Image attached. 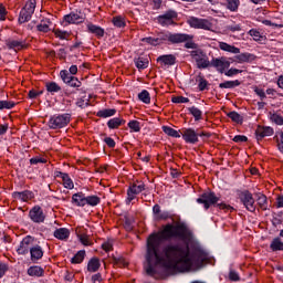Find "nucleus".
<instances>
[{
    "label": "nucleus",
    "mask_w": 283,
    "mask_h": 283,
    "mask_svg": "<svg viewBox=\"0 0 283 283\" xmlns=\"http://www.w3.org/2000/svg\"><path fill=\"white\" fill-rule=\"evenodd\" d=\"M178 238L187 240L189 233L182 224L168 223L161 231L151 233L146 241V264L144 271L149 277L158 280V266L175 269L185 273L191 269H202L207 260V252L198 243H168L167 240Z\"/></svg>",
    "instance_id": "1"
},
{
    "label": "nucleus",
    "mask_w": 283,
    "mask_h": 283,
    "mask_svg": "<svg viewBox=\"0 0 283 283\" xmlns=\"http://www.w3.org/2000/svg\"><path fill=\"white\" fill-rule=\"evenodd\" d=\"M198 205H203V208L208 210L212 205H217L218 208L222 209L223 211H233V207L220 202V197L216 196V192L213 191H207L203 192L198 199H197Z\"/></svg>",
    "instance_id": "2"
},
{
    "label": "nucleus",
    "mask_w": 283,
    "mask_h": 283,
    "mask_svg": "<svg viewBox=\"0 0 283 283\" xmlns=\"http://www.w3.org/2000/svg\"><path fill=\"white\" fill-rule=\"evenodd\" d=\"M34 10H36V0L27 1L25 6L20 11L18 23L20 24L28 23V21L32 19V14H34Z\"/></svg>",
    "instance_id": "3"
},
{
    "label": "nucleus",
    "mask_w": 283,
    "mask_h": 283,
    "mask_svg": "<svg viewBox=\"0 0 283 283\" xmlns=\"http://www.w3.org/2000/svg\"><path fill=\"white\" fill-rule=\"evenodd\" d=\"M70 120H72V115L70 114L54 115L49 120V127L51 129H63V127L70 125Z\"/></svg>",
    "instance_id": "4"
},
{
    "label": "nucleus",
    "mask_w": 283,
    "mask_h": 283,
    "mask_svg": "<svg viewBox=\"0 0 283 283\" xmlns=\"http://www.w3.org/2000/svg\"><path fill=\"white\" fill-rule=\"evenodd\" d=\"M190 56L196 61L197 67L199 70H207L209 65H211V62H209V57H207V54L202 52V50H195L190 52Z\"/></svg>",
    "instance_id": "5"
},
{
    "label": "nucleus",
    "mask_w": 283,
    "mask_h": 283,
    "mask_svg": "<svg viewBox=\"0 0 283 283\" xmlns=\"http://www.w3.org/2000/svg\"><path fill=\"white\" fill-rule=\"evenodd\" d=\"M239 199L248 211H251V213L255 211V199H253V193L249 190L241 191Z\"/></svg>",
    "instance_id": "6"
},
{
    "label": "nucleus",
    "mask_w": 283,
    "mask_h": 283,
    "mask_svg": "<svg viewBox=\"0 0 283 283\" xmlns=\"http://www.w3.org/2000/svg\"><path fill=\"white\" fill-rule=\"evenodd\" d=\"M143 191H145V182L137 181L130 185L129 188L127 189V199H126L127 205H129L132 200H135L138 193H143Z\"/></svg>",
    "instance_id": "7"
},
{
    "label": "nucleus",
    "mask_w": 283,
    "mask_h": 283,
    "mask_svg": "<svg viewBox=\"0 0 283 283\" xmlns=\"http://www.w3.org/2000/svg\"><path fill=\"white\" fill-rule=\"evenodd\" d=\"M34 242H35L34 237H32V235L24 237L17 249L18 255H28V253H30V249H32Z\"/></svg>",
    "instance_id": "8"
},
{
    "label": "nucleus",
    "mask_w": 283,
    "mask_h": 283,
    "mask_svg": "<svg viewBox=\"0 0 283 283\" xmlns=\"http://www.w3.org/2000/svg\"><path fill=\"white\" fill-rule=\"evenodd\" d=\"M188 23L190 28H196L198 30H211L213 28V23H211L207 19H200V18H190L188 20Z\"/></svg>",
    "instance_id": "9"
},
{
    "label": "nucleus",
    "mask_w": 283,
    "mask_h": 283,
    "mask_svg": "<svg viewBox=\"0 0 283 283\" xmlns=\"http://www.w3.org/2000/svg\"><path fill=\"white\" fill-rule=\"evenodd\" d=\"M179 132L186 143H189L190 145H196V143H198V134L193 128H184Z\"/></svg>",
    "instance_id": "10"
},
{
    "label": "nucleus",
    "mask_w": 283,
    "mask_h": 283,
    "mask_svg": "<svg viewBox=\"0 0 283 283\" xmlns=\"http://www.w3.org/2000/svg\"><path fill=\"white\" fill-rule=\"evenodd\" d=\"M29 218L32 220V222H45V213H43V209H41L39 206H35L30 210Z\"/></svg>",
    "instance_id": "11"
},
{
    "label": "nucleus",
    "mask_w": 283,
    "mask_h": 283,
    "mask_svg": "<svg viewBox=\"0 0 283 283\" xmlns=\"http://www.w3.org/2000/svg\"><path fill=\"white\" fill-rule=\"evenodd\" d=\"M176 17H178V13H176V11L168 10L164 14L159 15L157 18V21H158V23H160V25H171V23H174V19H176Z\"/></svg>",
    "instance_id": "12"
},
{
    "label": "nucleus",
    "mask_w": 283,
    "mask_h": 283,
    "mask_svg": "<svg viewBox=\"0 0 283 283\" xmlns=\"http://www.w3.org/2000/svg\"><path fill=\"white\" fill-rule=\"evenodd\" d=\"M210 65H212V67H217L218 72H220V74H223L226 70H229L231 63L227 61L224 57H221L213 59L210 62Z\"/></svg>",
    "instance_id": "13"
},
{
    "label": "nucleus",
    "mask_w": 283,
    "mask_h": 283,
    "mask_svg": "<svg viewBox=\"0 0 283 283\" xmlns=\"http://www.w3.org/2000/svg\"><path fill=\"white\" fill-rule=\"evenodd\" d=\"M193 35H189L186 33H170L169 35V43H185L187 41H191Z\"/></svg>",
    "instance_id": "14"
},
{
    "label": "nucleus",
    "mask_w": 283,
    "mask_h": 283,
    "mask_svg": "<svg viewBox=\"0 0 283 283\" xmlns=\"http://www.w3.org/2000/svg\"><path fill=\"white\" fill-rule=\"evenodd\" d=\"M43 248H41V245H32L30 248L31 262L36 264L39 260L43 259Z\"/></svg>",
    "instance_id": "15"
},
{
    "label": "nucleus",
    "mask_w": 283,
    "mask_h": 283,
    "mask_svg": "<svg viewBox=\"0 0 283 283\" xmlns=\"http://www.w3.org/2000/svg\"><path fill=\"white\" fill-rule=\"evenodd\" d=\"M64 21L66 23H83V21H85V14L78 12V13H74L71 12L70 14L64 15Z\"/></svg>",
    "instance_id": "16"
},
{
    "label": "nucleus",
    "mask_w": 283,
    "mask_h": 283,
    "mask_svg": "<svg viewBox=\"0 0 283 283\" xmlns=\"http://www.w3.org/2000/svg\"><path fill=\"white\" fill-rule=\"evenodd\" d=\"M256 140H262L266 136H273V128L269 126H258L255 130Z\"/></svg>",
    "instance_id": "17"
},
{
    "label": "nucleus",
    "mask_w": 283,
    "mask_h": 283,
    "mask_svg": "<svg viewBox=\"0 0 283 283\" xmlns=\"http://www.w3.org/2000/svg\"><path fill=\"white\" fill-rule=\"evenodd\" d=\"M12 197L15 200H22V202H28V200H32V198H34V193L30 190H24L22 192H13Z\"/></svg>",
    "instance_id": "18"
},
{
    "label": "nucleus",
    "mask_w": 283,
    "mask_h": 283,
    "mask_svg": "<svg viewBox=\"0 0 283 283\" xmlns=\"http://www.w3.org/2000/svg\"><path fill=\"white\" fill-rule=\"evenodd\" d=\"M87 30L88 32H91V34H95V36H97V39H103L105 36V29L95 25L93 23H88L87 24Z\"/></svg>",
    "instance_id": "19"
},
{
    "label": "nucleus",
    "mask_w": 283,
    "mask_h": 283,
    "mask_svg": "<svg viewBox=\"0 0 283 283\" xmlns=\"http://www.w3.org/2000/svg\"><path fill=\"white\" fill-rule=\"evenodd\" d=\"M157 63H163L165 65H176V55H160L159 57H157Z\"/></svg>",
    "instance_id": "20"
},
{
    "label": "nucleus",
    "mask_w": 283,
    "mask_h": 283,
    "mask_svg": "<svg viewBox=\"0 0 283 283\" xmlns=\"http://www.w3.org/2000/svg\"><path fill=\"white\" fill-rule=\"evenodd\" d=\"M57 178H62L63 186L65 189H74V181L70 178V175L65 172H59Z\"/></svg>",
    "instance_id": "21"
},
{
    "label": "nucleus",
    "mask_w": 283,
    "mask_h": 283,
    "mask_svg": "<svg viewBox=\"0 0 283 283\" xmlns=\"http://www.w3.org/2000/svg\"><path fill=\"white\" fill-rule=\"evenodd\" d=\"M28 275H30L31 277H42L43 273H45V271L43 270V268L38 266V265H33L30 266L28 269Z\"/></svg>",
    "instance_id": "22"
},
{
    "label": "nucleus",
    "mask_w": 283,
    "mask_h": 283,
    "mask_svg": "<svg viewBox=\"0 0 283 283\" xmlns=\"http://www.w3.org/2000/svg\"><path fill=\"white\" fill-rule=\"evenodd\" d=\"M6 45L9 50H23L24 44L19 40H6Z\"/></svg>",
    "instance_id": "23"
},
{
    "label": "nucleus",
    "mask_w": 283,
    "mask_h": 283,
    "mask_svg": "<svg viewBox=\"0 0 283 283\" xmlns=\"http://www.w3.org/2000/svg\"><path fill=\"white\" fill-rule=\"evenodd\" d=\"M255 196L260 209H262V211H266L269 209L266 196L263 195L262 192H259Z\"/></svg>",
    "instance_id": "24"
},
{
    "label": "nucleus",
    "mask_w": 283,
    "mask_h": 283,
    "mask_svg": "<svg viewBox=\"0 0 283 283\" xmlns=\"http://www.w3.org/2000/svg\"><path fill=\"white\" fill-rule=\"evenodd\" d=\"M98 269H101V261L98 260V258H92L88 261L87 271H90V273H96Z\"/></svg>",
    "instance_id": "25"
},
{
    "label": "nucleus",
    "mask_w": 283,
    "mask_h": 283,
    "mask_svg": "<svg viewBox=\"0 0 283 283\" xmlns=\"http://www.w3.org/2000/svg\"><path fill=\"white\" fill-rule=\"evenodd\" d=\"M54 238L57 240H67L70 238V230L67 228H60L54 231Z\"/></svg>",
    "instance_id": "26"
},
{
    "label": "nucleus",
    "mask_w": 283,
    "mask_h": 283,
    "mask_svg": "<svg viewBox=\"0 0 283 283\" xmlns=\"http://www.w3.org/2000/svg\"><path fill=\"white\" fill-rule=\"evenodd\" d=\"M72 200L77 207H85L86 197L83 192L74 193Z\"/></svg>",
    "instance_id": "27"
},
{
    "label": "nucleus",
    "mask_w": 283,
    "mask_h": 283,
    "mask_svg": "<svg viewBox=\"0 0 283 283\" xmlns=\"http://www.w3.org/2000/svg\"><path fill=\"white\" fill-rule=\"evenodd\" d=\"M220 50H223V52H230L231 54H240V49L228 44L227 42H221L219 44Z\"/></svg>",
    "instance_id": "28"
},
{
    "label": "nucleus",
    "mask_w": 283,
    "mask_h": 283,
    "mask_svg": "<svg viewBox=\"0 0 283 283\" xmlns=\"http://www.w3.org/2000/svg\"><path fill=\"white\" fill-rule=\"evenodd\" d=\"M120 125H125V120L118 117L112 118L107 122V126L109 129H118Z\"/></svg>",
    "instance_id": "29"
},
{
    "label": "nucleus",
    "mask_w": 283,
    "mask_h": 283,
    "mask_svg": "<svg viewBox=\"0 0 283 283\" xmlns=\"http://www.w3.org/2000/svg\"><path fill=\"white\" fill-rule=\"evenodd\" d=\"M240 82L238 80L235 81H226L223 83L219 84V87L221 90H233V87H239Z\"/></svg>",
    "instance_id": "30"
},
{
    "label": "nucleus",
    "mask_w": 283,
    "mask_h": 283,
    "mask_svg": "<svg viewBox=\"0 0 283 283\" xmlns=\"http://www.w3.org/2000/svg\"><path fill=\"white\" fill-rule=\"evenodd\" d=\"M234 59H237L238 63H249V61H253L254 56L251 53H241L235 55Z\"/></svg>",
    "instance_id": "31"
},
{
    "label": "nucleus",
    "mask_w": 283,
    "mask_h": 283,
    "mask_svg": "<svg viewBox=\"0 0 283 283\" xmlns=\"http://www.w3.org/2000/svg\"><path fill=\"white\" fill-rule=\"evenodd\" d=\"M153 212L157 216V220H167L169 218V212L160 213V206L155 205L153 208Z\"/></svg>",
    "instance_id": "32"
},
{
    "label": "nucleus",
    "mask_w": 283,
    "mask_h": 283,
    "mask_svg": "<svg viewBox=\"0 0 283 283\" xmlns=\"http://www.w3.org/2000/svg\"><path fill=\"white\" fill-rule=\"evenodd\" d=\"M45 87H46V92H49L50 94H56L61 92V87L59 84H56V82H48L45 84Z\"/></svg>",
    "instance_id": "33"
},
{
    "label": "nucleus",
    "mask_w": 283,
    "mask_h": 283,
    "mask_svg": "<svg viewBox=\"0 0 283 283\" xmlns=\"http://www.w3.org/2000/svg\"><path fill=\"white\" fill-rule=\"evenodd\" d=\"M270 249L272 251H283V242L282 239L280 238H275L272 240L271 244H270Z\"/></svg>",
    "instance_id": "34"
},
{
    "label": "nucleus",
    "mask_w": 283,
    "mask_h": 283,
    "mask_svg": "<svg viewBox=\"0 0 283 283\" xmlns=\"http://www.w3.org/2000/svg\"><path fill=\"white\" fill-rule=\"evenodd\" d=\"M114 114H116V108H105L97 112L99 118H109V116H114Z\"/></svg>",
    "instance_id": "35"
},
{
    "label": "nucleus",
    "mask_w": 283,
    "mask_h": 283,
    "mask_svg": "<svg viewBox=\"0 0 283 283\" xmlns=\"http://www.w3.org/2000/svg\"><path fill=\"white\" fill-rule=\"evenodd\" d=\"M139 101L145 103V105H149L151 103V96L149 95V91L144 90L138 94Z\"/></svg>",
    "instance_id": "36"
},
{
    "label": "nucleus",
    "mask_w": 283,
    "mask_h": 283,
    "mask_svg": "<svg viewBox=\"0 0 283 283\" xmlns=\"http://www.w3.org/2000/svg\"><path fill=\"white\" fill-rule=\"evenodd\" d=\"M85 260V250H80L72 259V264H81Z\"/></svg>",
    "instance_id": "37"
},
{
    "label": "nucleus",
    "mask_w": 283,
    "mask_h": 283,
    "mask_svg": "<svg viewBox=\"0 0 283 283\" xmlns=\"http://www.w3.org/2000/svg\"><path fill=\"white\" fill-rule=\"evenodd\" d=\"M163 132L167 136H171V138H180V133H178V130H176L169 126H163Z\"/></svg>",
    "instance_id": "38"
},
{
    "label": "nucleus",
    "mask_w": 283,
    "mask_h": 283,
    "mask_svg": "<svg viewBox=\"0 0 283 283\" xmlns=\"http://www.w3.org/2000/svg\"><path fill=\"white\" fill-rule=\"evenodd\" d=\"M188 111L193 116L195 120H202V111H200V108L192 106L189 107Z\"/></svg>",
    "instance_id": "39"
},
{
    "label": "nucleus",
    "mask_w": 283,
    "mask_h": 283,
    "mask_svg": "<svg viewBox=\"0 0 283 283\" xmlns=\"http://www.w3.org/2000/svg\"><path fill=\"white\" fill-rule=\"evenodd\" d=\"M85 205H88L90 207H96L97 205H101V198L98 196H88L86 197Z\"/></svg>",
    "instance_id": "40"
},
{
    "label": "nucleus",
    "mask_w": 283,
    "mask_h": 283,
    "mask_svg": "<svg viewBox=\"0 0 283 283\" xmlns=\"http://www.w3.org/2000/svg\"><path fill=\"white\" fill-rule=\"evenodd\" d=\"M135 65L137 70H147V67H149V61L143 57H139L135 60Z\"/></svg>",
    "instance_id": "41"
},
{
    "label": "nucleus",
    "mask_w": 283,
    "mask_h": 283,
    "mask_svg": "<svg viewBox=\"0 0 283 283\" xmlns=\"http://www.w3.org/2000/svg\"><path fill=\"white\" fill-rule=\"evenodd\" d=\"M53 34H54L57 39H61L62 41H65V40L70 39V32L63 31V30H61V29H55V30H53Z\"/></svg>",
    "instance_id": "42"
},
{
    "label": "nucleus",
    "mask_w": 283,
    "mask_h": 283,
    "mask_svg": "<svg viewBox=\"0 0 283 283\" xmlns=\"http://www.w3.org/2000/svg\"><path fill=\"white\" fill-rule=\"evenodd\" d=\"M228 118H231L233 123L242 124L243 118L240 116V114L235 111H232L227 114Z\"/></svg>",
    "instance_id": "43"
},
{
    "label": "nucleus",
    "mask_w": 283,
    "mask_h": 283,
    "mask_svg": "<svg viewBox=\"0 0 283 283\" xmlns=\"http://www.w3.org/2000/svg\"><path fill=\"white\" fill-rule=\"evenodd\" d=\"M169 36H171V33L170 32H161V33H158L156 39H157V44L160 45L163 43H165V41H169Z\"/></svg>",
    "instance_id": "44"
},
{
    "label": "nucleus",
    "mask_w": 283,
    "mask_h": 283,
    "mask_svg": "<svg viewBox=\"0 0 283 283\" xmlns=\"http://www.w3.org/2000/svg\"><path fill=\"white\" fill-rule=\"evenodd\" d=\"M227 3L228 10H230L231 12H237L238 8H240V0H227Z\"/></svg>",
    "instance_id": "45"
},
{
    "label": "nucleus",
    "mask_w": 283,
    "mask_h": 283,
    "mask_svg": "<svg viewBox=\"0 0 283 283\" xmlns=\"http://www.w3.org/2000/svg\"><path fill=\"white\" fill-rule=\"evenodd\" d=\"M60 76L63 81V83H65L66 85L71 82V78H74V75H72L70 72H67L66 70H63L60 72Z\"/></svg>",
    "instance_id": "46"
},
{
    "label": "nucleus",
    "mask_w": 283,
    "mask_h": 283,
    "mask_svg": "<svg viewBox=\"0 0 283 283\" xmlns=\"http://www.w3.org/2000/svg\"><path fill=\"white\" fill-rule=\"evenodd\" d=\"M128 127H129L130 132L138 133V132H140V122H138V120H130L128 123Z\"/></svg>",
    "instance_id": "47"
},
{
    "label": "nucleus",
    "mask_w": 283,
    "mask_h": 283,
    "mask_svg": "<svg viewBox=\"0 0 283 283\" xmlns=\"http://www.w3.org/2000/svg\"><path fill=\"white\" fill-rule=\"evenodd\" d=\"M17 103L10 101H0V109H12Z\"/></svg>",
    "instance_id": "48"
},
{
    "label": "nucleus",
    "mask_w": 283,
    "mask_h": 283,
    "mask_svg": "<svg viewBox=\"0 0 283 283\" xmlns=\"http://www.w3.org/2000/svg\"><path fill=\"white\" fill-rule=\"evenodd\" d=\"M270 118L272 123H275V125H283V116L274 113L271 115Z\"/></svg>",
    "instance_id": "49"
},
{
    "label": "nucleus",
    "mask_w": 283,
    "mask_h": 283,
    "mask_svg": "<svg viewBox=\"0 0 283 283\" xmlns=\"http://www.w3.org/2000/svg\"><path fill=\"white\" fill-rule=\"evenodd\" d=\"M113 23H114L115 28H125V20H123L122 17L113 18Z\"/></svg>",
    "instance_id": "50"
},
{
    "label": "nucleus",
    "mask_w": 283,
    "mask_h": 283,
    "mask_svg": "<svg viewBox=\"0 0 283 283\" xmlns=\"http://www.w3.org/2000/svg\"><path fill=\"white\" fill-rule=\"evenodd\" d=\"M207 85H209V82H207L205 77L199 76V92H205V90H207Z\"/></svg>",
    "instance_id": "51"
},
{
    "label": "nucleus",
    "mask_w": 283,
    "mask_h": 283,
    "mask_svg": "<svg viewBox=\"0 0 283 283\" xmlns=\"http://www.w3.org/2000/svg\"><path fill=\"white\" fill-rule=\"evenodd\" d=\"M36 30H38V32L48 33V32H50V24L40 23V24L36 25Z\"/></svg>",
    "instance_id": "52"
},
{
    "label": "nucleus",
    "mask_w": 283,
    "mask_h": 283,
    "mask_svg": "<svg viewBox=\"0 0 283 283\" xmlns=\"http://www.w3.org/2000/svg\"><path fill=\"white\" fill-rule=\"evenodd\" d=\"M30 163L32 165H39V163H41L42 165H45V163H48V159H45L43 157H33L30 159Z\"/></svg>",
    "instance_id": "53"
},
{
    "label": "nucleus",
    "mask_w": 283,
    "mask_h": 283,
    "mask_svg": "<svg viewBox=\"0 0 283 283\" xmlns=\"http://www.w3.org/2000/svg\"><path fill=\"white\" fill-rule=\"evenodd\" d=\"M250 36H253L255 41H262V35L260 34V31L252 29L249 31Z\"/></svg>",
    "instance_id": "54"
},
{
    "label": "nucleus",
    "mask_w": 283,
    "mask_h": 283,
    "mask_svg": "<svg viewBox=\"0 0 283 283\" xmlns=\"http://www.w3.org/2000/svg\"><path fill=\"white\" fill-rule=\"evenodd\" d=\"M80 242L84 244V247H90V235L87 234H80L78 235Z\"/></svg>",
    "instance_id": "55"
},
{
    "label": "nucleus",
    "mask_w": 283,
    "mask_h": 283,
    "mask_svg": "<svg viewBox=\"0 0 283 283\" xmlns=\"http://www.w3.org/2000/svg\"><path fill=\"white\" fill-rule=\"evenodd\" d=\"M142 41L143 43H148V45H158V41L156 38L148 36V38L142 39Z\"/></svg>",
    "instance_id": "56"
},
{
    "label": "nucleus",
    "mask_w": 283,
    "mask_h": 283,
    "mask_svg": "<svg viewBox=\"0 0 283 283\" xmlns=\"http://www.w3.org/2000/svg\"><path fill=\"white\" fill-rule=\"evenodd\" d=\"M172 103H189V97L185 96H174L171 98Z\"/></svg>",
    "instance_id": "57"
},
{
    "label": "nucleus",
    "mask_w": 283,
    "mask_h": 283,
    "mask_svg": "<svg viewBox=\"0 0 283 283\" xmlns=\"http://www.w3.org/2000/svg\"><path fill=\"white\" fill-rule=\"evenodd\" d=\"M229 277L231 280V282H240V275L238 274V272L231 270L229 273Z\"/></svg>",
    "instance_id": "58"
},
{
    "label": "nucleus",
    "mask_w": 283,
    "mask_h": 283,
    "mask_svg": "<svg viewBox=\"0 0 283 283\" xmlns=\"http://www.w3.org/2000/svg\"><path fill=\"white\" fill-rule=\"evenodd\" d=\"M185 48L187 49V50H198V44H196L193 41H191V40H188V41H186V43H185Z\"/></svg>",
    "instance_id": "59"
},
{
    "label": "nucleus",
    "mask_w": 283,
    "mask_h": 283,
    "mask_svg": "<svg viewBox=\"0 0 283 283\" xmlns=\"http://www.w3.org/2000/svg\"><path fill=\"white\" fill-rule=\"evenodd\" d=\"M70 83L67 85H70V87H81V81H78L75 76L70 78Z\"/></svg>",
    "instance_id": "60"
},
{
    "label": "nucleus",
    "mask_w": 283,
    "mask_h": 283,
    "mask_svg": "<svg viewBox=\"0 0 283 283\" xmlns=\"http://www.w3.org/2000/svg\"><path fill=\"white\" fill-rule=\"evenodd\" d=\"M235 74H242V70L230 69L226 72V76H235Z\"/></svg>",
    "instance_id": "61"
},
{
    "label": "nucleus",
    "mask_w": 283,
    "mask_h": 283,
    "mask_svg": "<svg viewBox=\"0 0 283 283\" xmlns=\"http://www.w3.org/2000/svg\"><path fill=\"white\" fill-rule=\"evenodd\" d=\"M114 243H112V241H106L102 244V249L106 252L112 251Z\"/></svg>",
    "instance_id": "62"
},
{
    "label": "nucleus",
    "mask_w": 283,
    "mask_h": 283,
    "mask_svg": "<svg viewBox=\"0 0 283 283\" xmlns=\"http://www.w3.org/2000/svg\"><path fill=\"white\" fill-rule=\"evenodd\" d=\"M247 140H249V138L244 135H237L233 138L234 143H247Z\"/></svg>",
    "instance_id": "63"
},
{
    "label": "nucleus",
    "mask_w": 283,
    "mask_h": 283,
    "mask_svg": "<svg viewBox=\"0 0 283 283\" xmlns=\"http://www.w3.org/2000/svg\"><path fill=\"white\" fill-rule=\"evenodd\" d=\"M277 149L283 154V132L280 135V142L277 143Z\"/></svg>",
    "instance_id": "64"
}]
</instances>
